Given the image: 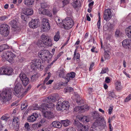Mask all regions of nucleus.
<instances>
[{
	"label": "nucleus",
	"mask_w": 131,
	"mask_h": 131,
	"mask_svg": "<svg viewBox=\"0 0 131 131\" xmlns=\"http://www.w3.org/2000/svg\"><path fill=\"white\" fill-rule=\"evenodd\" d=\"M12 89L7 88L4 89L2 92L0 94V96L3 100V102L5 103L9 101L12 97Z\"/></svg>",
	"instance_id": "f257e3e1"
},
{
	"label": "nucleus",
	"mask_w": 131,
	"mask_h": 131,
	"mask_svg": "<svg viewBox=\"0 0 131 131\" xmlns=\"http://www.w3.org/2000/svg\"><path fill=\"white\" fill-rule=\"evenodd\" d=\"M38 56L43 61L50 60L52 57V54L48 51L45 50L40 51L38 52Z\"/></svg>",
	"instance_id": "f03ea898"
},
{
	"label": "nucleus",
	"mask_w": 131,
	"mask_h": 131,
	"mask_svg": "<svg viewBox=\"0 0 131 131\" xmlns=\"http://www.w3.org/2000/svg\"><path fill=\"white\" fill-rule=\"evenodd\" d=\"M43 61L42 60L37 59L33 60L31 62L32 64L31 65V68L33 70H35L37 68L42 70L44 67Z\"/></svg>",
	"instance_id": "7ed1b4c3"
},
{
	"label": "nucleus",
	"mask_w": 131,
	"mask_h": 131,
	"mask_svg": "<svg viewBox=\"0 0 131 131\" xmlns=\"http://www.w3.org/2000/svg\"><path fill=\"white\" fill-rule=\"evenodd\" d=\"M56 101V99L55 97L53 96H50L46 98L43 101L45 103H49L48 104H47V109L48 110V109H54V104L52 103Z\"/></svg>",
	"instance_id": "20e7f679"
},
{
	"label": "nucleus",
	"mask_w": 131,
	"mask_h": 131,
	"mask_svg": "<svg viewBox=\"0 0 131 131\" xmlns=\"http://www.w3.org/2000/svg\"><path fill=\"white\" fill-rule=\"evenodd\" d=\"M3 57L9 62H11L13 61L16 56L11 51L8 50L3 53Z\"/></svg>",
	"instance_id": "39448f33"
},
{
	"label": "nucleus",
	"mask_w": 131,
	"mask_h": 131,
	"mask_svg": "<svg viewBox=\"0 0 131 131\" xmlns=\"http://www.w3.org/2000/svg\"><path fill=\"white\" fill-rule=\"evenodd\" d=\"M63 22L64 23L62 24L63 27L67 29H69L71 28L74 24L73 20L69 17H67Z\"/></svg>",
	"instance_id": "423d86ee"
},
{
	"label": "nucleus",
	"mask_w": 131,
	"mask_h": 131,
	"mask_svg": "<svg viewBox=\"0 0 131 131\" xmlns=\"http://www.w3.org/2000/svg\"><path fill=\"white\" fill-rule=\"evenodd\" d=\"M8 26L6 24H2L0 26V32L3 36H7L9 34Z\"/></svg>",
	"instance_id": "0eeeda50"
},
{
	"label": "nucleus",
	"mask_w": 131,
	"mask_h": 131,
	"mask_svg": "<svg viewBox=\"0 0 131 131\" xmlns=\"http://www.w3.org/2000/svg\"><path fill=\"white\" fill-rule=\"evenodd\" d=\"M50 26L48 20L46 18L43 19L42 25L41 29L44 32L47 31L50 29Z\"/></svg>",
	"instance_id": "6e6552de"
},
{
	"label": "nucleus",
	"mask_w": 131,
	"mask_h": 131,
	"mask_svg": "<svg viewBox=\"0 0 131 131\" xmlns=\"http://www.w3.org/2000/svg\"><path fill=\"white\" fill-rule=\"evenodd\" d=\"M90 108L87 105H84L82 106H78L75 107L74 110V111L78 112V113H82L86 110H88Z\"/></svg>",
	"instance_id": "1a4fd4ad"
},
{
	"label": "nucleus",
	"mask_w": 131,
	"mask_h": 131,
	"mask_svg": "<svg viewBox=\"0 0 131 131\" xmlns=\"http://www.w3.org/2000/svg\"><path fill=\"white\" fill-rule=\"evenodd\" d=\"M112 13L111 10L109 9L104 10L103 15L104 19L106 21H109L112 17Z\"/></svg>",
	"instance_id": "9d476101"
},
{
	"label": "nucleus",
	"mask_w": 131,
	"mask_h": 131,
	"mask_svg": "<svg viewBox=\"0 0 131 131\" xmlns=\"http://www.w3.org/2000/svg\"><path fill=\"white\" fill-rule=\"evenodd\" d=\"M40 22L39 20L37 19H35L34 20H32L29 23V26L31 28H35L38 26Z\"/></svg>",
	"instance_id": "9b49d317"
},
{
	"label": "nucleus",
	"mask_w": 131,
	"mask_h": 131,
	"mask_svg": "<svg viewBox=\"0 0 131 131\" xmlns=\"http://www.w3.org/2000/svg\"><path fill=\"white\" fill-rule=\"evenodd\" d=\"M42 115L43 117L47 119H50L54 117V114L52 112L49 111L43 112Z\"/></svg>",
	"instance_id": "f8f14e48"
},
{
	"label": "nucleus",
	"mask_w": 131,
	"mask_h": 131,
	"mask_svg": "<svg viewBox=\"0 0 131 131\" xmlns=\"http://www.w3.org/2000/svg\"><path fill=\"white\" fill-rule=\"evenodd\" d=\"M123 46L126 48H131V40L125 39L123 40L122 42Z\"/></svg>",
	"instance_id": "ddd939ff"
},
{
	"label": "nucleus",
	"mask_w": 131,
	"mask_h": 131,
	"mask_svg": "<svg viewBox=\"0 0 131 131\" xmlns=\"http://www.w3.org/2000/svg\"><path fill=\"white\" fill-rule=\"evenodd\" d=\"M38 117V115L36 113H33L28 117L27 120L29 122H33L36 121L37 118Z\"/></svg>",
	"instance_id": "4468645a"
},
{
	"label": "nucleus",
	"mask_w": 131,
	"mask_h": 131,
	"mask_svg": "<svg viewBox=\"0 0 131 131\" xmlns=\"http://www.w3.org/2000/svg\"><path fill=\"white\" fill-rule=\"evenodd\" d=\"M114 25L113 24L108 22L106 23L103 27V30L104 31L108 30L110 31L112 30L113 28Z\"/></svg>",
	"instance_id": "2eb2a0df"
},
{
	"label": "nucleus",
	"mask_w": 131,
	"mask_h": 131,
	"mask_svg": "<svg viewBox=\"0 0 131 131\" xmlns=\"http://www.w3.org/2000/svg\"><path fill=\"white\" fill-rule=\"evenodd\" d=\"M21 86L19 83L16 84L14 88V93L16 95L20 93L21 91Z\"/></svg>",
	"instance_id": "dca6fc26"
},
{
	"label": "nucleus",
	"mask_w": 131,
	"mask_h": 131,
	"mask_svg": "<svg viewBox=\"0 0 131 131\" xmlns=\"http://www.w3.org/2000/svg\"><path fill=\"white\" fill-rule=\"evenodd\" d=\"M75 73L73 72H71L70 73H68L66 77H65L66 80H67V81H66V83L68 82L71 79L74 78L75 76Z\"/></svg>",
	"instance_id": "f3484780"
},
{
	"label": "nucleus",
	"mask_w": 131,
	"mask_h": 131,
	"mask_svg": "<svg viewBox=\"0 0 131 131\" xmlns=\"http://www.w3.org/2000/svg\"><path fill=\"white\" fill-rule=\"evenodd\" d=\"M13 71V69L10 67L4 68V74L10 75L11 74Z\"/></svg>",
	"instance_id": "a211bd4d"
},
{
	"label": "nucleus",
	"mask_w": 131,
	"mask_h": 131,
	"mask_svg": "<svg viewBox=\"0 0 131 131\" xmlns=\"http://www.w3.org/2000/svg\"><path fill=\"white\" fill-rule=\"evenodd\" d=\"M63 106V110H67L68 109L70 106V105L69 102L68 101H64L62 102Z\"/></svg>",
	"instance_id": "6ab92c4d"
},
{
	"label": "nucleus",
	"mask_w": 131,
	"mask_h": 131,
	"mask_svg": "<svg viewBox=\"0 0 131 131\" xmlns=\"http://www.w3.org/2000/svg\"><path fill=\"white\" fill-rule=\"evenodd\" d=\"M115 89L117 91H120L123 88L120 81H117L115 83Z\"/></svg>",
	"instance_id": "aec40b11"
},
{
	"label": "nucleus",
	"mask_w": 131,
	"mask_h": 131,
	"mask_svg": "<svg viewBox=\"0 0 131 131\" xmlns=\"http://www.w3.org/2000/svg\"><path fill=\"white\" fill-rule=\"evenodd\" d=\"M78 119L82 122L85 121L88 122L90 121V117L89 116H85L83 117H79Z\"/></svg>",
	"instance_id": "412c9836"
},
{
	"label": "nucleus",
	"mask_w": 131,
	"mask_h": 131,
	"mask_svg": "<svg viewBox=\"0 0 131 131\" xmlns=\"http://www.w3.org/2000/svg\"><path fill=\"white\" fill-rule=\"evenodd\" d=\"M52 126L54 127L60 128L62 127V124L59 122L57 121L53 122L52 123Z\"/></svg>",
	"instance_id": "4be33fe9"
},
{
	"label": "nucleus",
	"mask_w": 131,
	"mask_h": 131,
	"mask_svg": "<svg viewBox=\"0 0 131 131\" xmlns=\"http://www.w3.org/2000/svg\"><path fill=\"white\" fill-rule=\"evenodd\" d=\"M125 32L128 37L131 38V26H129L126 28Z\"/></svg>",
	"instance_id": "5701e85b"
},
{
	"label": "nucleus",
	"mask_w": 131,
	"mask_h": 131,
	"mask_svg": "<svg viewBox=\"0 0 131 131\" xmlns=\"http://www.w3.org/2000/svg\"><path fill=\"white\" fill-rule=\"evenodd\" d=\"M62 102L61 101H59L57 103L56 105V108L57 110L59 111H61L63 110V106H62Z\"/></svg>",
	"instance_id": "b1692460"
},
{
	"label": "nucleus",
	"mask_w": 131,
	"mask_h": 131,
	"mask_svg": "<svg viewBox=\"0 0 131 131\" xmlns=\"http://www.w3.org/2000/svg\"><path fill=\"white\" fill-rule=\"evenodd\" d=\"M60 122L65 127H67L69 126L70 123V121L68 119L61 120Z\"/></svg>",
	"instance_id": "393cba45"
},
{
	"label": "nucleus",
	"mask_w": 131,
	"mask_h": 131,
	"mask_svg": "<svg viewBox=\"0 0 131 131\" xmlns=\"http://www.w3.org/2000/svg\"><path fill=\"white\" fill-rule=\"evenodd\" d=\"M34 0H25L24 4L28 6H30L34 3Z\"/></svg>",
	"instance_id": "a878e982"
},
{
	"label": "nucleus",
	"mask_w": 131,
	"mask_h": 131,
	"mask_svg": "<svg viewBox=\"0 0 131 131\" xmlns=\"http://www.w3.org/2000/svg\"><path fill=\"white\" fill-rule=\"evenodd\" d=\"M59 76L61 78H65L64 76L66 75L65 73V70H63V68H61V69L59 70Z\"/></svg>",
	"instance_id": "bb28decb"
},
{
	"label": "nucleus",
	"mask_w": 131,
	"mask_h": 131,
	"mask_svg": "<svg viewBox=\"0 0 131 131\" xmlns=\"http://www.w3.org/2000/svg\"><path fill=\"white\" fill-rule=\"evenodd\" d=\"M80 129H79V131H88L89 128L88 126L83 125L81 126Z\"/></svg>",
	"instance_id": "cd10ccee"
},
{
	"label": "nucleus",
	"mask_w": 131,
	"mask_h": 131,
	"mask_svg": "<svg viewBox=\"0 0 131 131\" xmlns=\"http://www.w3.org/2000/svg\"><path fill=\"white\" fill-rule=\"evenodd\" d=\"M60 37V33L59 31H58L56 33L55 35L54 36L53 39L54 41H58Z\"/></svg>",
	"instance_id": "c85d7f7f"
},
{
	"label": "nucleus",
	"mask_w": 131,
	"mask_h": 131,
	"mask_svg": "<svg viewBox=\"0 0 131 131\" xmlns=\"http://www.w3.org/2000/svg\"><path fill=\"white\" fill-rule=\"evenodd\" d=\"M33 11L31 9L27 8L26 9L25 13L26 15H30L32 14Z\"/></svg>",
	"instance_id": "c756f323"
},
{
	"label": "nucleus",
	"mask_w": 131,
	"mask_h": 131,
	"mask_svg": "<svg viewBox=\"0 0 131 131\" xmlns=\"http://www.w3.org/2000/svg\"><path fill=\"white\" fill-rule=\"evenodd\" d=\"M10 23L12 28H16L17 27V22L16 20H12L11 21Z\"/></svg>",
	"instance_id": "7c9ffc66"
},
{
	"label": "nucleus",
	"mask_w": 131,
	"mask_h": 131,
	"mask_svg": "<svg viewBox=\"0 0 131 131\" xmlns=\"http://www.w3.org/2000/svg\"><path fill=\"white\" fill-rule=\"evenodd\" d=\"M56 22L57 24L59 25L60 27H63L62 24H63V20H61L59 18H58L57 19H56Z\"/></svg>",
	"instance_id": "2f4dec72"
},
{
	"label": "nucleus",
	"mask_w": 131,
	"mask_h": 131,
	"mask_svg": "<svg viewBox=\"0 0 131 131\" xmlns=\"http://www.w3.org/2000/svg\"><path fill=\"white\" fill-rule=\"evenodd\" d=\"M43 44L45 45L48 46H51L52 45V43L51 39L49 38L46 41H45Z\"/></svg>",
	"instance_id": "473e14b6"
},
{
	"label": "nucleus",
	"mask_w": 131,
	"mask_h": 131,
	"mask_svg": "<svg viewBox=\"0 0 131 131\" xmlns=\"http://www.w3.org/2000/svg\"><path fill=\"white\" fill-rule=\"evenodd\" d=\"M19 119L18 117H14L13 121V124H16L18 126L19 124Z\"/></svg>",
	"instance_id": "72a5a7b5"
},
{
	"label": "nucleus",
	"mask_w": 131,
	"mask_h": 131,
	"mask_svg": "<svg viewBox=\"0 0 131 131\" xmlns=\"http://www.w3.org/2000/svg\"><path fill=\"white\" fill-rule=\"evenodd\" d=\"M21 81L23 84L25 86H26L29 82V81L28 78L25 79Z\"/></svg>",
	"instance_id": "f704fd0d"
},
{
	"label": "nucleus",
	"mask_w": 131,
	"mask_h": 131,
	"mask_svg": "<svg viewBox=\"0 0 131 131\" xmlns=\"http://www.w3.org/2000/svg\"><path fill=\"white\" fill-rule=\"evenodd\" d=\"M72 5L74 8H77L79 5V2L78 0H73Z\"/></svg>",
	"instance_id": "c9c22d12"
},
{
	"label": "nucleus",
	"mask_w": 131,
	"mask_h": 131,
	"mask_svg": "<svg viewBox=\"0 0 131 131\" xmlns=\"http://www.w3.org/2000/svg\"><path fill=\"white\" fill-rule=\"evenodd\" d=\"M19 77L21 81L27 78L26 74L23 72H21L20 74Z\"/></svg>",
	"instance_id": "e433bc0d"
},
{
	"label": "nucleus",
	"mask_w": 131,
	"mask_h": 131,
	"mask_svg": "<svg viewBox=\"0 0 131 131\" xmlns=\"http://www.w3.org/2000/svg\"><path fill=\"white\" fill-rule=\"evenodd\" d=\"M24 127L26 131H30V129L28 123L27 122L25 124Z\"/></svg>",
	"instance_id": "4c0bfd02"
},
{
	"label": "nucleus",
	"mask_w": 131,
	"mask_h": 131,
	"mask_svg": "<svg viewBox=\"0 0 131 131\" xmlns=\"http://www.w3.org/2000/svg\"><path fill=\"white\" fill-rule=\"evenodd\" d=\"M64 91L66 93L68 92H71L73 91V89L70 87H67L65 88L64 89Z\"/></svg>",
	"instance_id": "58836bf2"
},
{
	"label": "nucleus",
	"mask_w": 131,
	"mask_h": 131,
	"mask_svg": "<svg viewBox=\"0 0 131 131\" xmlns=\"http://www.w3.org/2000/svg\"><path fill=\"white\" fill-rule=\"evenodd\" d=\"M41 8H44L49 7V5L46 2H43L41 3Z\"/></svg>",
	"instance_id": "ea45409f"
},
{
	"label": "nucleus",
	"mask_w": 131,
	"mask_h": 131,
	"mask_svg": "<svg viewBox=\"0 0 131 131\" xmlns=\"http://www.w3.org/2000/svg\"><path fill=\"white\" fill-rule=\"evenodd\" d=\"M49 38L48 37L43 34H42L41 37V39L43 43L48 39Z\"/></svg>",
	"instance_id": "a19ab883"
},
{
	"label": "nucleus",
	"mask_w": 131,
	"mask_h": 131,
	"mask_svg": "<svg viewBox=\"0 0 131 131\" xmlns=\"http://www.w3.org/2000/svg\"><path fill=\"white\" fill-rule=\"evenodd\" d=\"M38 77V74H35L32 75L31 77V81L32 82H34L36 81Z\"/></svg>",
	"instance_id": "79ce46f5"
},
{
	"label": "nucleus",
	"mask_w": 131,
	"mask_h": 131,
	"mask_svg": "<svg viewBox=\"0 0 131 131\" xmlns=\"http://www.w3.org/2000/svg\"><path fill=\"white\" fill-rule=\"evenodd\" d=\"M0 47L3 51V50L8 49L9 48V46L7 44H4L0 46Z\"/></svg>",
	"instance_id": "37998d69"
},
{
	"label": "nucleus",
	"mask_w": 131,
	"mask_h": 131,
	"mask_svg": "<svg viewBox=\"0 0 131 131\" xmlns=\"http://www.w3.org/2000/svg\"><path fill=\"white\" fill-rule=\"evenodd\" d=\"M108 52H109L105 51L104 52V56L106 59H108L110 58V56Z\"/></svg>",
	"instance_id": "c03bdc74"
},
{
	"label": "nucleus",
	"mask_w": 131,
	"mask_h": 131,
	"mask_svg": "<svg viewBox=\"0 0 131 131\" xmlns=\"http://www.w3.org/2000/svg\"><path fill=\"white\" fill-rule=\"evenodd\" d=\"M47 10V9H46L45 8H39V13L40 14L45 15V14H46L45 12V11L46 12Z\"/></svg>",
	"instance_id": "a18cd8bd"
},
{
	"label": "nucleus",
	"mask_w": 131,
	"mask_h": 131,
	"mask_svg": "<svg viewBox=\"0 0 131 131\" xmlns=\"http://www.w3.org/2000/svg\"><path fill=\"white\" fill-rule=\"evenodd\" d=\"M74 125L78 127L82 125V124L80 123L78 120L76 121V120H74Z\"/></svg>",
	"instance_id": "49530a36"
},
{
	"label": "nucleus",
	"mask_w": 131,
	"mask_h": 131,
	"mask_svg": "<svg viewBox=\"0 0 131 131\" xmlns=\"http://www.w3.org/2000/svg\"><path fill=\"white\" fill-rule=\"evenodd\" d=\"M27 104L23 103L21 105V110H25L27 109Z\"/></svg>",
	"instance_id": "de8ad7c7"
},
{
	"label": "nucleus",
	"mask_w": 131,
	"mask_h": 131,
	"mask_svg": "<svg viewBox=\"0 0 131 131\" xmlns=\"http://www.w3.org/2000/svg\"><path fill=\"white\" fill-rule=\"evenodd\" d=\"M41 108L43 110H48V109H47V104L46 103L42 104L41 106Z\"/></svg>",
	"instance_id": "09e8293b"
},
{
	"label": "nucleus",
	"mask_w": 131,
	"mask_h": 131,
	"mask_svg": "<svg viewBox=\"0 0 131 131\" xmlns=\"http://www.w3.org/2000/svg\"><path fill=\"white\" fill-rule=\"evenodd\" d=\"M59 11V10L56 7H54L52 9L53 13L54 15H56L58 12Z\"/></svg>",
	"instance_id": "8fccbe9b"
},
{
	"label": "nucleus",
	"mask_w": 131,
	"mask_h": 131,
	"mask_svg": "<svg viewBox=\"0 0 131 131\" xmlns=\"http://www.w3.org/2000/svg\"><path fill=\"white\" fill-rule=\"evenodd\" d=\"M26 15L25 13L21 14V18L24 20L26 21V19H27V16H26Z\"/></svg>",
	"instance_id": "3c124183"
},
{
	"label": "nucleus",
	"mask_w": 131,
	"mask_h": 131,
	"mask_svg": "<svg viewBox=\"0 0 131 131\" xmlns=\"http://www.w3.org/2000/svg\"><path fill=\"white\" fill-rule=\"evenodd\" d=\"M61 53H59L58 54H57V56L55 58L54 60L52 62V64H53V63L56 61L61 56Z\"/></svg>",
	"instance_id": "603ef678"
},
{
	"label": "nucleus",
	"mask_w": 131,
	"mask_h": 131,
	"mask_svg": "<svg viewBox=\"0 0 131 131\" xmlns=\"http://www.w3.org/2000/svg\"><path fill=\"white\" fill-rule=\"evenodd\" d=\"M131 99V94H129L125 100V102H128Z\"/></svg>",
	"instance_id": "864d4df0"
},
{
	"label": "nucleus",
	"mask_w": 131,
	"mask_h": 131,
	"mask_svg": "<svg viewBox=\"0 0 131 131\" xmlns=\"http://www.w3.org/2000/svg\"><path fill=\"white\" fill-rule=\"evenodd\" d=\"M93 118H98L99 116V114L97 113L96 112H94L93 114Z\"/></svg>",
	"instance_id": "5fc2aeb1"
},
{
	"label": "nucleus",
	"mask_w": 131,
	"mask_h": 131,
	"mask_svg": "<svg viewBox=\"0 0 131 131\" xmlns=\"http://www.w3.org/2000/svg\"><path fill=\"white\" fill-rule=\"evenodd\" d=\"M121 34V33L118 30H117L115 32V36L117 37L120 36Z\"/></svg>",
	"instance_id": "6e6d98bb"
},
{
	"label": "nucleus",
	"mask_w": 131,
	"mask_h": 131,
	"mask_svg": "<svg viewBox=\"0 0 131 131\" xmlns=\"http://www.w3.org/2000/svg\"><path fill=\"white\" fill-rule=\"evenodd\" d=\"M9 118V117H7L6 115H5L2 116L1 117V119L3 120L6 121Z\"/></svg>",
	"instance_id": "4d7b16f0"
},
{
	"label": "nucleus",
	"mask_w": 131,
	"mask_h": 131,
	"mask_svg": "<svg viewBox=\"0 0 131 131\" xmlns=\"http://www.w3.org/2000/svg\"><path fill=\"white\" fill-rule=\"evenodd\" d=\"M65 131H76L75 129L72 128H66L65 129Z\"/></svg>",
	"instance_id": "13d9d810"
},
{
	"label": "nucleus",
	"mask_w": 131,
	"mask_h": 131,
	"mask_svg": "<svg viewBox=\"0 0 131 131\" xmlns=\"http://www.w3.org/2000/svg\"><path fill=\"white\" fill-rule=\"evenodd\" d=\"M109 95L112 97H115V95L114 92L113 91H110L109 93Z\"/></svg>",
	"instance_id": "bf43d9fd"
},
{
	"label": "nucleus",
	"mask_w": 131,
	"mask_h": 131,
	"mask_svg": "<svg viewBox=\"0 0 131 131\" xmlns=\"http://www.w3.org/2000/svg\"><path fill=\"white\" fill-rule=\"evenodd\" d=\"M62 2L64 5V6L69 4L70 1L69 0H64Z\"/></svg>",
	"instance_id": "052dcab7"
},
{
	"label": "nucleus",
	"mask_w": 131,
	"mask_h": 131,
	"mask_svg": "<svg viewBox=\"0 0 131 131\" xmlns=\"http://www.w3.org/2000/svg\"><path fill=\"white\" fill-rule=\"evenodd\" d=\"M108 71V69L103 68L102 70V71L101 73H106Z\"/></svg>",
	"instance_id": "680f3d73"
},
{
	"label": "nucleus",
	"mask_w": 131,
	"mask_h": 131,
	"mask_svg": "<svg viewBox=\"0 0 131 131\" xmlns=\"http://www.w3.org/2000/svg\"><path fill=\"white\" fill-rule=\"evenodd\" d=\"M99 125V124L98 123V122L97 121H96L95 122L93 123L92 127L94 128V127H97Z\"/></svg>",
	"instance_id": "e2e57ef3"
},
{
	"label": "nucleus",
	"mask_w": 131,
	"mask_h": 131,
	"mask_svg": "<svg viewBox=\"0 0 131 131\" xmlns=\"http://www.w3.org/2000/svg\"><path fill=\"white\" fill-rule=\"evenodd\" d=\"M105 82L107 83H109L111 82V80L110 78L108 77H106L105 78Z\"/></svg>",
	"instance_id": "0e129e2a"
},
{
	"label": "nucleus",
	"mask_w": 131,
	"mask_h": 131,
	"mask_svg": "<svg viewBox=\"0 0 131 131\" xmlns=\"http://www.w3.org/2000/svg\"><path fill=\"white\" fill-rule=\"evenodd\" d=\"M45 15H46L50 17H51L52 16V14L48 10H47V13Z\"/></svg>",
	"instance_id": "69168bd1"
},
{
	"label": "nucleus",
	"mask_w": 131,
	"mask_h": 131,
	"mask_svg": "<svg viewBox=\"0 0 131 131\" xmlns=\"http://www.w3.org/2000/svg\"><path fill=\"white\" fill-rule=\"evenodd\" d=\"M7 18H8V17L6 16H2L0 17V20H1L4 21Z\"/></svg>",
	"instance_id": "338daca9"
},
{
	"label": "nucleus",
	"mask_w": 131,
	"mask_h": 131,
	"mask_svg": "<svg viewBox=\"0 0 131 131\" xmlns=\"http://www.w3.org/2000/svg\"><path fill=\"white\" fill-rule=\"evenodd\" d=\"M39 109V106L38 105H35L33 107V109L34 110H38Z\"/></svg>",
	"instance_id": "774afa93"
}]
</instances>
